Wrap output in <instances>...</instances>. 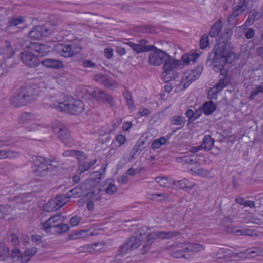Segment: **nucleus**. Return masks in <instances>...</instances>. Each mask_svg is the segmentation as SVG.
<instances>
[{
  "instance_id": "nucleus-1",
  "label": "nucleus",
  "mask_w": 263,
  "mask_h": 263,
  "mask_svg": "<svg viewBox=\"0 0 263 263\" xmlns=\"http://www.w3.org/2000/svg\"><path fill=\"white\" fill-rule=\"evenodd\" d=\"M39 87L36 85H27L20 87L11 97V104L15 107H19L35 101L39 96Z\"/></svg>"
},
{
  "instance_id": "nucleus-2",
  "label": "nucleus",
  "mask_w": 263,
  "mask_h": 263,
  "mask_svg": "<svg viewBox=\"0 0 263 263\" xmlns=\"http://www.w3.org/2000/svg\"><path fill=\"white\" fill-rule=\"evenodd\" d=\"M83 195L82 187H76L68 191L65 195L58 196L53 200L48 202L45 210L48 212L56 211L64 206L71 198H78Z\"/></svg>"
},
{
  "instance_id": "nucleus-3",
  "label": "nucleus",
  "mask_w": 263,
  "mask_h": 263,
  "mask_svg": "<svg viewBox=\"0 0 263 263\" xmlns=\"http://www.w3.org/2000/svg\"><path fill=\"white\" fill-rule=\"evenodd\" d=\"M147 227L140 228L130 238H128L122 245H121L118 251V254L120 256H123L133 250L138 248L142 243L143 235L148 230Z\"/></svg>"
},
{
  "instance_id": "nucleus-4",
  "label": "nucleus",
  "mask_w": 263,
  "mask_h": 263,
  "mask_svg": "<svg viewBox=\"0 0 263 263\" xmlns=\"http://www.w3.org/2000/svg\"><path fill=\"white\" fill-rule=\"evenodd\" d=\"M163 64L162 67L163 71L161 73V77L165 81H170L177 78L179 73L175 69L182 68L183 67V63L182 61L176 60L168 54Z\"/></svg>"
},
{
  "instance_id": "nucleus-5",
  "label": "nucleus",
  "mask_w": 263,
  "mask_h": 263,
  "mask_svg": "<svg viewBox=\"0 0 263 263\" xmlns=\"http://www.w3.org/2000/svg\"><path fill=\"white\" fill-rule=\"evenodd\" d=\"M233 30L231 29H225L220 37L217 40V42L211 52L221 54H235L231 51V42L229 41L233 34Z\"/></svg>"
},
{
  "instance_id": "nucleus-6",
  "label": "nucleus",
  "mask_w": 263,
  "mask_h": 263,
  "mask_svg": "<svg viewBox=\"0 0 263 263\" xmlns=\"http://www.w3.org/2000/svg\"><path fill=\"white\" fill-rule=\"evenodd\" d=\"M178 231H155L149 233L146 236V240L142 245L140 250L142 254H145L150 249L152 243L158 238L162 239H170L174 237L180 235Z\"/></svg>"
},
{
  "instance_id": "nucleus-7",
  "label": "nucleus",
  "mask_w": 263,
  "mask_h": 263,
  "mask_svg": "<svg viewBox=\"0 0 263 263\" xmlns=\"http://www.w3.org/2000/svg\"><path fill=\"white\" fill-rule=\"evenodd\" d=\"M214 52H211L207 59L206 64L211 66L214 63H220L221 69L220 73L221 76H226L227 74L228 70L227 69L224 68L226 63L231 64L233 60L236 58L235 54H221L220 53H217L214 54Z\"/></svg>"
},
{
  "instance_id": "nucleus-8",
  "label": "nucleus",
  "mask_w": 263,
  "mask_h": 263,
  "mask_svg": "<svg viewBox=\"0 0 263 263\" xmlns=\"http://www.w3.org/2000/svg\"><path fill=\"white\" fill-rule=\"evenodd\" d=\"M32 173L34 176L44 177L47 175L51 170L52 160L44 157L37 156L33 159Z\"/></svg>"
},
{
  "instance_id": "nucleus-9",
  "label": "nucleus",
  "mask_w": 263,
  "mask_h": 263,
  "mask_svg": "<svg viewBox=\"0 0 263 263\" xmlns=\"http://www.w3.org/2000/svg\"><path fill=\"white\" fill-rule=\"evenodd\" d=\"M58 108L60 111H64L73 115L80 114L84 109L83 102L79 100L68 99L63 102H58Z\"/></svg>"
},
{
  "instance_id": "nucleus-10",
  "label": "nucleus",
  "mask_w": 263,
  "mask_h": 263,
  "mask_svg": "<svg viewBox=\"0 0 263 263\" xmlns=\"http://www.w3.org/2000/svg\"><path fill=\"white\" fill-rule=\"evenodd\" d=\"M90 95L97 101L107 104L112 108L117 107L114 97L100 88H95Z\"/></svg>"
},
{
  "instance_id": "nucleus-11",
  "label": "nucleus",
  "mask_w": 263,
  "mask_h": 263,
  "mask_svg": "<svg viewBox=\"0 0 263 263\" xmlns=\"http://www.w3.org/2000/svg\"><path fill=\"white\" fill-rule=\"evenodd\" d=\"M53 131L65 146H69L73 144L70 133L65 125L59 123L53 127Z\"/></svg>"
},
{
  "instance_id": "nucleus-12",
  "label": "nucleus",
  "mask_w": 263,
  "mask_h": 263,
  "mask_svg": "<svg viewBox=\"0 0 263 263\" xmlns=\"http://www.w3.org/2000/svg\"><path fill=\"white\" fill-rule=\"evenodd\" d=\"M52 31L46 25H39L34 26L28 33V36L32 40H39L48 36Z\"/></svg>"
},
{
  "instance_id": "nucleus-13",
  "label": "nucleus",
  "mask_w": 263,
  "mask_h": 263,
  "mask_svg": "<svg viewBox=\"0 0 263 263\" xmlns=\"http://www.w3.org/2000/svg\"><path fill=\"white\" fill-rule=\"evenodd\" d=\"M64 221L65 218L61 213L54 215L42 223V229L46 233H51L60 223H64Z\"/></svg>"
},
{
  "instance_id": "nucleus-14",
  "label": "nucleus",
  "mask_w": 263,
  "mask_h": 263,
  "mask_svg": "<svg viewBox=\"0 0 263 263\" xmlns=\"http://www.w3.org/2000/svg\"><path fill=\"white\" fill-rule=\"evenodd\" d=\"M148 41L146 39H142L138 41V43L128 42L126 44L128 45L137 54L151 51L156 49L154 45H146Z\"/></svg>"
},
{
  "instance_id": "nucleus-15",
  "label": "nucleus",
  "mask_w": 263,
  "mask_h": 263,
  "mask_svg": "<svg viewBox=\"0 0 263 263\" xmlns=\"http://www.w3.org/2000/svg\"><path fill=\"white\" fill-rule=\"evenodd\" d=\"M153 51L154 52L149 55L148 63L153 66H158L163 63L168 53L157 47Z\"/></svg>"
},
{
  "instance_id": "nucleus-16",
  "label": "nucleus",
  "mask_w": 263,
  "mask_h": 263,
  "mask_svg": "<svg viewBox=\"0 0 263 263\" xmlns=\"http://www.w3.org/2000/svg\"><path fill=\"white\" fill-rule=\"evenodd\" d=\"M21 60L23 63L29 67H35L41 63V60L32 52L24 51L21 52Z\"/></svg>"
},
{
  "instance_id": "nucleus-17",
  "label": "nucleus",
  "mask_w": 263,
  "mask_h": 263,
  "mask_svg": "<svg viewBox=\"0 0 263 263\" xmlns=\"http://www.w3.org/2000/svg\"><path fill=\"white\" fill-rule=\"evenodd\" d=\"M15 54L10 42L5 41L0 47V55H3V59L6 61L11 60V58Z\"/></svg>"
},
{
  "instance_id": "nucleus-18",
  "label": "nucleus",
  "mask_w": 263,
  "mask_h": 263,
  "mask_svg": "<svg viewBox=\"0 0 263 263\" xmlns=\"http://www.w3.org/2000/svg\"><path fill=\"white\" fill-rule=\"evenodd\" d=\"M41 63L45 67L52 69H61L65 67L61 61L53 58L45 59L41 60Z\"/></svg>"
},
{
  "instance_id": "nucleus-19",
  "label": "nucleus",
  "mask_w": 263,
  "mask_h": 263,
  "mask_svg": "<svg viewBox=\"0 0 263 263\" xmlns=\"http://www.w3.org/2000/svg\"><path fill=\"white\" fill-rule=\"evenodd\" d=\"M31 48L33 49L34 51L39 53V57L45 56L51 50V47L45 44H41L39 43H30Z\"/></svg>"
},
{
  "instance_id": "nucleus-20",
  "label": "nucleus",
  "mask_w": 263,
  "mask_h": 263,
  "mask_svg": "<svg viewBox=\"0 0 263 263\" xmlns=\"http://www.w3.org/2000/svg\"><path fill=\"white\" fill-rule=\"evenodd\" d=\"M245 254L246 256L254 257L257 256L263 255V248L260 247H252L245 250L244 252H239L235 254V257H241L242 255Z\"/></svg>"
},
{
  "instance_id": "nucleus-21",
  "label": "nucleus",
  "mask_w": 263,
  "mask_h": 263,
  "mask_svg": "<svg viewBox=\"0 0 263 263\" xmlns=\"http://www.w3.org/2000/svg\"><path fill=\"white\" fill-rule=\"evenodd\" d=\"M55 48L57 51L62 56L66 58L73 57L71 47L69 44H59Z\"/></svg>"
},
{
  "instance_id": "nucleus-22",
  "label": "nucleus",
  "mask_w": 263,
  "mask_h": 263,
  "mask_svg": "<svg viewBox=\"0 0 263 263\" xmlns=\"http://www.w3.org/2000/svg\"><path fill=\"white\" fill-rule=\"evenodd\" d=\"M260 17L261 14L257 9H251L248 12V17L245 21L244 25L246 27L251 26L253 25L256 21L258 20Z\"/></svg>"
},
{
  "instance_id": "nucleus-23",
  "label": "nucleus",
  "mask_w": 263,
  "mask_h": 263,
  "mask_svg": "<svg viewBox=\"0 0 263 263\" xmlns=\"http://www.w3.org/2000/svg\"><path fill=\"white\" fill-rule=\"evenodd\" d=\"M230 83V78L228 77H225L219 80L218 82L215 87L211 89V91L213 93H217L222 91L223 88L227 86Z\"/></svg>"
},
{
  "instance_id": "nucleus-24",
  "label": "nucleus",
  "mask_w": 263,
  "mask_h": 263,
  "mask_svg": "<svg viewBox=\"0 0 263 263\" xmlns=\"http://www.w3.org/2000/svg\"><path fill=\"white\" fill-rule=\"evenodd\" d=\"M173 184L180 189L187 192L188 190H191L193 186L194 185V183L185 178L181 180L174 181Z\"/></svg>"
},
{
  "instance_id": "nucleus-25",
  "label": "nucleus",
  "mask_w": 263,
  "mask_h": 263,
  "mask_svg": "<svg viewBox=\"0 0 263 263\" xmlns=\"http://www.w3.org/2000/svg\"><path fill=\"white\" fill-rule=\"evenodd\" d=\"M25 22L24 17L22 16L17 17L11 16L7 18V21L6 24V29L9 30L12 27L17 26Z\"/></svg>"
},
{
  "instance_id": "nucleus-26",
  "label": "nucleus",
  "mask_w": 263,
  "mask_h": 263,
  "mask_svg": "<svg viewBox=\"0 0 263 263\" xmlns=\"http://www.w3.org/2000/svg\"><path fill=\"white\" fill-rule=\"evenodd\" d=\"M231 233L236 235H245V236H257L253 230L247 229H237L235 228H231L229 229Z\"/></svg>"
},
{
  "instance_id": "nucleus-27",
  "label": "nucleus",
  "mask_w": 263,
  "mask_h": 263,
  "mask_svg": "<svg viewBox=\"0 0 263 263\" xmlns=\"http://www.w3.org/2000/svg\"><path fill=\"white\" fill-rule=\"evenodd\" d=\"M214 142V139L210 135L205 136L200 145V147L206 151H209L213 148Z\"/></svg>"
},
{
  "instance_id": "nucleus-28",
  "label": "nucleus",
  "mask_w": 263,
  "mask_h": 263,
  "mask_svg": "<svg viewBox=\"0 0 263 263\" xmlns=\"http://www.w3.org/2000/svg\"><path fill=\"white\" fill-rule=\"evenodd\" d=\"M205 115H212L216 110L217 106L212 101L204 102L201 106Z\"/></svg>"
},
{
  "instance_id": "nucleus-29",
  "label": "nucleus",
  "mask_w": 263,
  "mask_h": 263,
  "mask_svg": "<svg viewBox=\"0 0 263 263\" xmlns=\"http://www.w3.org/2000/svg\"><path fill=\"white\" fill-rule=\"evenodd\" d=\"M202 66L198 65H197V72H196V76L193 74L191 70L186 71L184 73L185 80H188L189 81L192 82L199 78L202 72Z\"/></svg>"
},
{
  "instance_id": "nucleus-30",
  "label": "nucleus",
  "mask_w": 263,
  "mask_h": 263,
  "mask_svg": "<svg viewBox=\"0 0 263 263\" xmlns=\"http://www.w3.org/2000/svg\"><path fill=\"white\" fill-rule=\"evenodd\" d=\"M221 20H218L212 26L209 32V35L212 37H217L221 29Z\"/></svg>"
},
{
  "instance_id": "nucleus-31",
  "label": "nucleus",
  "mask_w": 263,
  "mask_h": 263,
  "mask_svg": "<svg viewBox=\"0 0 263 263\" xmlns=\"http://www.w3.org/2000/svg\"><path fill=\"white\" fill-rule=\"evenodd\" d=\"M10 257L14 263L24 262L22 253L20 250L16 248L12 250Z\"/></svg>"
},
{
  "instance_id": "nucleus-32",
  "label": "nucleus",
  "mask_w": 263,
  "mask_h": 263,
  "mask_svg": "<svg viewBox=\"0 0 263 263\" xmlns=\"http://www.w3.org/2000/svg\"><path fill=\"white\" fill-rule=\"evenodd\" d=\"M10 257L8 246L5 243L0 245V261H6Z\"/></svg>"
},
{
  "instance_id": "nucleus-33",
  "label": "nucleus",
  "mask_w": 263,
  "mask_h": 263,
  "mask_svg": "<svg viewBox=\"0 0 263 263\" xmlns=\"http://www.w3.org/2000/svg\"><path fill=\"white\" fill-rule=\"evenodd\" d=\"M250 0H239L237 5L233 7V9L240 14L249 9Z\"/></svg>"
},
{
  "instance_id": "nucleus-34",
  "label": "nucleus",
  "mask_w": 263,
  "mask_h": 263,
  "mask_svg": "<svg viewBox=\"0 0 263 263\" xmlns=\"http://www.w3.org/2000/svg\"><path fill=\"white\" fill-rule=\"evenodd\" d=\"M134 31L143 33H154L156 28L152 25H141L135 27Z\"/></svg>"
},
{
  "instance_id": "nucleus-35",
  "label": "nucleus",
  "mask_w": 263,
  "mask_h": 263,
  "mask_svg": "<svg viewBox=\"0 0 263 263\" xmlns=\"http://www.w3.org/2000/svg\"><path fill=\"white\" fill-rule=\"evenodd\" d=\"M186 246H183V247L184 249L186 250V252H197L204 249V246L199 243L188 242L186 243Z\"/></svg>"
},
{
  "instance_id": "nucleus-36",
  "label": "nucleus",
  "mask_w": 263,
  "mask_h": 263,
  "mask_svg": "<svg viewBox=\"0 0 263 263\" xmlns=\"http://www.w3.org/2000/svg\"><path fill=\"white\" fill-rule=\"evenodd\" d=\"M199 56V54L197 53L192 52V51L190 52V54H184L182 56V60L183 65L184 64H187L190 63V62L192 61L193 62H195L196 59Z\"/></svg>"
},
{
  "instance_id": "nucleus-37",
  "label": "nucleus",
  "mask_w": 263,
  "mask_h": 263,
  "mask_svg": "<svg viewBox=\"0 0 263 263\" xmlns=\"http://www.w3.org/2000/svg\"><path fill=\"white\" fill-rule=\"evenodd\" d=\"M63 22V17L58 14H52L49 15L48 22L51 26L60 25Z\"/></svg>"
},
{
  "instance_id": "nucleus-38",
  "label": "nucleus",
  "mask_w": 263,
  "mask_h": 263,
  "mask_svg": "<svg viewBox=\"0 0 263 263\" xmlns=\"http://www.w3.org/2000/svg\"><path fill=\"white\" fill-rule=\"evenodd\" d=\"M37 249L34 247L28 248L24 251L22 254L24 262H26L28 261L37 253Z\"/></svg>"
},
{
  "instance_id": "nucleus-39",
  "label": "nucleus",
  "mask_w": 263,
  "mask_h": 263,
  "mask_svg": "<svg viewBox=\"0 0 263 263\" xmlns=\"http://www.w3.org/2000/svg\"><path fill=\"white\" fill-rule=\"evenodd\" d=\"M185 118L181 116H174L170 118V121L172 124L180 125V127L178 129H181L184 125Z\"/></svg>"
},
{
  "instance_id": "nucleus-40",
  "label": "nucleus",
  "mask_w": 263,
  "mask_h": 263,
  "mask_svg": "<svg viewBox=\"0 0 263 263\" xmlns=\"http://www.w3.org/2000/svg\"><path fill=\"white\" fill-rule=\"evenodd\" d=\"M96 160H92L89 162H82L79 166L78 172L79 174H81L84 172L88 170L93 165L95 164Z\"/></svg>"
},
{
  "instance_id": "nucleus-41",
  "label": "nucleus",
  "mask_w": 263,
  "mask_h": 263,
  "mask_svg": "<svg viewBox=\"0 0 263 263\" xmlns=\"http://www.w3.org/2000/svg\"><path fill=\"white\" fill-rule=\"evenodd\" d=\"M35 116L30 112H24L19 117V122L21 124H25L34 119Z\"/></svg>"
},
{
  "instance_id": "nucleus-42",
  "label": "nucleus",
  "mask_w": 263,
  "mask_h": 263,
  "mask_svg": "<svg viewBox=\"0 0 263 263\" xmlns=\"http://www.w3.org/2000/svg\"><path fill=\"white\" fill-rule=\"evenodd\" d=\"M99 245L98 242H95L91 244H87L84 245L80 248V251L86 252H92L93 251H97L99 249H97L96 247H98Z\"/></svg>"
},
{
  "instance_id": "nucleus-43",
  "label": "nucleus",
  "mask_w": 263,
  "mask_h": 263,
  "mask_svg": "<svg viewBox=\"0 0 263 263\" xmlns=\"http://www.w3.org/2000/svg\"><path fill=\"white\" fill-rule=\"evenodd\" d=\"M13 64H10L9 61L3 60L0 61V76L6 74L7 72L8 69L12 67Z\"/></svg>"
},
{
  "instance_id": "nucleus-44",
  "label": "nucleus",
  "mask_w": 263,
  "mask_h": 263,
  "mask_svg": "<svg viewBox=\"0 0 263 263\" xmlns=\"http://www.w3.org/2000/svg\"><path fill=\"white\" fill-rule=\"evenodd\" d=\"M96 80L99 82L101 83L105 86H111L114 83L111 79L107 78L105 76H97L96 77Z\"/></svg>"
},
{
  "instance_id": "nucleus-45",
  "label": "nucleus",
  "mask_w": 263,
  "mask_h": 263,
  "mask_svg": "<svg viewBox=\"0 0 263 263\" xmlns=\"http://www.w3.org/2000/svg\"><path fill=\"white\" fill-rule=\"evenodd\" d=\"M143 150V147L136 143L130 152L131 159L134 160L137 158L141 152Z\"/></svg>"
},
{
  "instance_id": "nucleus-46",
  "label": "nucleus",
  "mask_w": 263,
  "mask_h": 263,
  "mask_svg": "<svg viewBox=\"0 0 263 263\" xmlns=\"http://www.w3.org/2000/svg\"><path fill=\"white\" fill-rule=\"evenodd\" d=\"M69 229V227L67 224H64V223H60L58 226L55 227V228L53 230V231L51 232L52 233H57L58 234H62L63 233L66 232Z\"/></svg>"
},
{
  "instance_id": "nucleus-47",
  "label": "nucleus",
  "mask_w": 263,
  "mask_h": 263,
  "mask_svg": "<svg viewBox=\"0 0 263 263\" xmlns=\"http://www.w3.org/2000/svg\"><path fill=\"white\" fill-rule=\"evenodd\" d=\"M88 232V230L77 231L74 233L69 234L68 237L69 239L71 240L85 237V234Z\"/></svg>"
},
{
  "instance_id": "nucleus-48",
  "label": "nucleus",
  "mask_w": 263,
  "mask_h": 263,
  "mask_svg": "<svg viewBox=\"0 0 263 263\" xmlns=\"http://www.w3.org/2000/svg\"><path fill=\"white\" fill-rule=\"evenodd\" d=\"M70 45L71 47V52L73 56L80 53L82 50V48L79 42L73 43Z\"/></svg>"
},
{
  "instance_id": "nucleus-49",
  "label": "nucleus",
  "mask_w": 263,
  "mask_h": 263,
  "mask_svg": "<svg viewBox=\"0 0 263 263\" xmlns=\"http://www.w3.org/2000/svg\"><path fill=\"white\" fill-rule=\"evenodd\" d=\"M166 139L164 137H161L159 139L155 140L152 143V147L153 149H157L161 147L162 145L165 144Z\"/></svg>"
},
{
  "instance_id": "nucleus-50",
  "label": "nucleus",
  "mask_w": 263,
  "mask_h": 263,
  "mask_svg": "<svg viewBox=\"0 0 263 263\" xmlns=\"http://www.w3.org/2000/svg\"><path fill=\"white\" fill-rule=\"evenodd\" d=\"M240 14V13L239 12H236L233 9L232 14L228 18L229 24L235 26L237 21V17Z\"/></svg>"
},
{
  "instance_id": "nucleus-51",
  "label": "nucleus",
  "mask_w": 263,
  "mask_h": 263,
  "mask_svg": "<svg viewBox=\"0 0 263 263\" xmlns=\"http://www.w3.org/2000/svg\"><path fill=\"white\" fill-rule=\"evenodd\" d=\"M14 157L13 153L9 150H0V159H6V158H12Z\"/></svg>"
},
{
  "instance_id": "nucleus-52",
  "label": "nucleus",
  "mask_w": 263,
  "mask_h": 263,
  "mask_svg": "<svg viewBox=\"0 0 263 263\" xmlns=\"http://www.w3.org/2000/svg\"><path fill=\"white\" fill-rule=\"evenodd\" d=\"M209 46V37L208 36L204 34L200 41V48L201 49H204Z\"/></svg>"
},
{
  "instance_id": "nucleus-53",
  "label": "nucleus",
  "mask_w": 263,
  "mask_h": 263,
  "mask_svg": "<svg viewBox=\"0 0 263 263\" xmlns=\"http://www.w3.org/2000/svg\"><path fill=\"white\" fill-rule=\"evenodd\" d=\"M76 27V25L73 23L65 24L61 27V30L69 32H72Z\"/></svg>"
},
{
  "instance_id": "nucleus-54",
  "label": "nucleus",
  "mask_w": 263,
  "mask_h": 263,
  "mask_svg": "<svg viewBox=\"0 0 263 263\" xmlns=\"http://www.w3.org/2000/svg\"><path fill=\"white\" fill-rule=\"evenodd\" d=\"M117 190L118 188L115 184L110 183L106 188L105 192L107 194L109 195H111L116 193L117 192Z\"/></svg>"
},
{
  "instance_id": "nucleus-55",
  "label": "nucleus",
  "mask_w": 263,
  "mask_h": 263,
  "mask_svg": "<svg viewBox=\"0 0 263 263\" xmlns=\"http://www.w3.org/2000/svg\"><path fill=\"white\" fill-rule=\"evenodd\" d=\"M125 99L126 101L127 104L129 108L133 106L134 103L132 99V96L130 93L126 91L123 93Z\"/></svg>"
},
{
  "instance_id": "nucleus-56",
  "label": "nucleus",
  "mask_w": 263,
  "mask_h": 263,
  "mask_svg": "<svg viewBox=\"0 0 263 263\" xmlns=\"http://www.w3.org/2000/svg\"><path fill=\"white\" fill-rule=\"evenodd\" d=\"M263 92V86L259 85L257 86L251 93L250 95V98L251 99H254V97H256L259 93Z\"/></svg>"
},
{
  "instance_id": "nucleus-57",
  "label": "nucleus",
  "mask_w": 263,
  "mask_h": 263,
  "mask_svg": "<svg viewBox=\"0 0 263 263\" xmlns=\"http://www.w3.org/2000/svg\"><path fill=\"white\" fill-rule=\"evenodd\" d=\"M158 201H170V197L167 193H156Z\"/></svg>"
},
{
  "instance_id": "nucleus-58",
  "label": "nucleus",
  "mask_w": 263,
  "mask_h": 263,
  "mask_svg": "<svg viewBox=\"0 0 263 263\" xmlns=\"http://www.w3.org/2000/svg\"><path fill=\"white\" fill-rule=\"evenodd\" d=\"M82 66L84 68H95L97 67L96 63L92 62L89 60H84L82 61Z\"/></svg>"
},
{
  "instance_id": "nucleus-59",
  "label": "nucleus",
  "mask_w": 263,
  "mask_h": 263,
  "mask_svg": "<svg viewBox=\"0 0 263 263\" xmlns=\"http://www.w3.org/2000/svg\"><path fill=\"white\" fill-rule=\"evenodd\" d=\"M155 180L160 186H165L167 183L168 178L164 177H157L155 178Z\"/></svg>"
},
{
  "instance_id": "nucleus-60",
  "label": "nucleus",
  "mask_w": 263,
  "mask_h": 263,
  "mask_svg": "<svg viewBox=\"0 0 263 263\" xmlns=\"http://www.w3.org/2000/svg\"><path fill=\"white\" fill-rule=\"evenodd\" d=\"M81 220V218L79 216L76 215L70 219L69 223L72 227H74L77 226Z\"/></svg>"
},
{
  "instance_id": "nucleus-61",
  "label": "nucleus",
  "mask_w": 263,
  "mask_h": 263,
  "mask_svg": "<svg viewBox=\"0 0 263 263\" xmlns=\"http://www.w3.org/2000/svg\"><path fill=\"white\" fill-rule=\"evenodd\" d=\"M10 239L12 245L14 246L18 245L20 243L18 236L14 233H11L10 234Z\"/></svg>"
},
{
  "instance_id": "nucleus-62",
  "label": "nucleus",
  "mask_w": 263,
  "mask_h": 263,
  "mask_svg": "<svg viewBox=\"0 0 263 263\" xmlns=\"http://www.w3.org/2000/svg\"><path fill=\"white\" fill-rule=\"evenodd\" d=\"M229 251L230 250L228 249L220 248L217 255L219 258H224L227 255H230Z\"/></svg>"
},
{
  "instance_id": "nucleus-63",
  "label": "nucleus",
  "mask_w": 263,
  "mask_h": 263,
  "mask_svg": "<svg viewBox=\"0 0 263 263\" xmlns=\"http://www.w3.org/2000/svg\"><path fill=\"white\" fill-rule=\"evenodd\" d=\"M15 141L13 139H4L0 140V147L4 146H11L14 144Z\"/></svg>"
},
{
  "instance_id": "nucleus-64",
  "label": "nucleus",
  "mask_w": 263,
  "mask_h": 263,
  "mask_svg": "<svg viewBox=\"0 0 263 263\" xmlns=\"http://www.w3.org/2000/svg\"><path fill=\"white\" fill-rule=\"evenodd\" d=\"M172 255L175 258H186L185 254L183 251L174 250L172 253Z\"/></svg>"
}]
</instances>
